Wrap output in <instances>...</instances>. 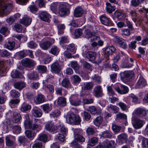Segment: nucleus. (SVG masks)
Masks as SVG:
<instances>
[{
	"label": "nucleus",
	"mask_w": 148,
	"mask_h": 148,
	"mask_svg": "<svg viewBox=\"0 0 148 148\" xmlns=\"http://www.w3.org/2000/svg\"><path fill=\"white\" fill-rule=\"evenodd\" d=\"M134 75V73L132 71H125L120 73V76L122 79H127L128 80H130L132 79Z\"/></svg>",
	"instance_id": "8"
},
{
	"label": "nucleus",
	"mask_w": 148,
	"mask_h": 148,
	"mask_svg": "<svg viewBox=\"0 0 148 148\" xmlns=\"http://www.w3.org/2000/svg\"><path fill=\"white\" fill-rule=\"evenodd\" d=\"M59 52V51L58 47L57 46H55L52 47L50 51V53L54 55H57Z\"/></svg>",
	"instance_id": "48"
},
{
	"label": "nucleus",
	"mask_w": 148,
	"mask_h": 148,
	"mask_svg": "<svg viewBox=\"0 0 148 148\" xmlns=\"http://www.w3.org/2000/svg\"><path fill=\"white\" fill-rule=\"evenodd\" d=\"M11 127L13 131H14L16 133L19 134L20 132L21 128L19 126L16 125L12 126Z\"/></svg>",
	"instance_id": "58"
},
{
	"label": "nucleus",
	"mask_w": 148,
	"mask_h": 148,
	"mask_svg": "<svg viewBox=\"0 0 148 148\" xmlns=\"http://www.w3.org/2000/svg\"><path fill=\"white\" fill-rule=\"evenodd\" d=\"M5 142L6 146L14 148L16 145L15 142V137L11 135L7 136L5 137Z\"/></svg>",
	"instance_id": "4"
},
{
	"label": "nucleus",
	"mask_w": 148,
	"mask_h": 148,
	"mask_svg": "<svg viewBox=\"0 0 148 148\" xmlns=\"http://www.w3.org/2000/svg\"><path fill=\"white\" fill-rule=\"evenodd\" d=\"M10 92L11 95L13 97L17 98L20 96V93L15 90H12Z\"/></svg>",
	"instance_id": "51"
},
{
	"label": "nucleus",
	"mask_w": 148,
	"mask_h": 148,
	"mask_svg": "<svg viewBox=\"0 0 148 148\" xmlns=\"http://www.w3.org/2000/svg\"><path fill=\"white\" fill-rule=\"evenodd\" d=\"M114 140H106L103 142L102 144H99L95 148H112L114 146Z\"/></svg>",
	"instance_id": "5"
},
{
	"label": "nucleus",
	"mask_w": 148,
	"mask_h": 148,
	"mask_svg": "<svg viewBox=\"0 0 148 148\" xmlns=\"http://www.w3.org/2000/svg\"><path fill=\"white\" fill-rule=\"evenodd\" d=\"M83 13L82 9L80 7H78L75 10V16L79 17L82 16Z\"/></svg>",
	"instance_id": "25"
},
{
	"label": "nucleus",
	"mask_w": 148,
	"mask_h": 148,
	"mask_svg": "<svg viewBox=\"0 0 148 148\" xmlns=\"http://www.w3.org/2000/svg\"><path fill=\"white\" fill-rule=\"evenodd\" d=\"M31 112L33 115L36 117H40L42 115V111L40 110H38L36 108L33 109Z\"/></svg>",
	"instance_id": "22"
},
{
	"label": "nucleus",
	"mask_w": 148,
	"mask_h": 148,
	"mask_svg": "<svg viewBox=\"0 0 148 148\" xmlns=\"http://www.w3.org/2000/svg\"><path fill=\"white\" fill-rule=\"evenodd\" d=\"M20 101V99H11L9 102V105L11 106L13 104H18Z\"/></svg>",
	"instance_id": "60"
},
{
	"label": "nucleus",
	"mask_w": 148,
	"mask_h": 148,
	"mask_svg": "<svg viewBox=\"0 0 148 148\" xmlns=\"http://www.w3.org/2000/svg\"><path fill=\"white\" fill-rule=\"evenodd\" d=\"M83 67L91 71L92 69V65L89 63H88L86 61H84L83 63Z\"/></svg>",
	"instance_id": "64"
},
{
	"label": "nucleus",
	"mask_w": 148,
	"mask_h": 148,
	"mask_svg": "<svg viewBox=\"0 0 148 148\" xmlns=\"http://www.w3.org/2000/svg\"><path fill=\"white\" fill-rule=\"evenodd\" d=\"M62 84L63 86L64 87L67 88L70 86V83L67 78H64V79L62 82Z\"/></svg>",
	"instance_id": "41"
},
{
	"label": "nucleus",
	"mask_w": 148,
	"mask_h": 148,
	"mask_svg": "<svg viewBox=\"0 0 148 148\" xmlns=\"http://www.w3.org/2000/svg\"><path fill=\"white\" fill-rule=\"evenodd\" d=\"M117 138L118 140L120 141H123L127 139V136L125 133H123L119 135Z\"/></svg>",
	"instance_id": "49"
},
{
	"label": "nucleus",
	"mask_w": 148,
	"mask_h": 148,
	"mask_svg": "<svg viewBox=\"0 0 148 148\" xmlns=\"http://www.w3.org/2000/svg\"><path fill=\"white\" fill-rule=\"evenodd\" d=\"M143 121L138 118L133 119L132 124L134 127L136 129H138L141 128L143 125Z\"/></svg>",
	"instance_id": "10"
},
{
	"label": "nucleus",
	"mask_w": 148,
	"mask_h": 148,
	"mask_svg": "<svg viewBox=\"0 0 148 148\" xmlns=\"http://www.w3.org/2000/svg\"><path fill=\"white\" fill-rule=\"evenodd\" d=\"M103 119V118L101 116L96 117L93 121L94 125L97 127L99 126L102 124Z\"/></svg>",
	"instance_id": "27"
},
{
	"label": "nucleus",
	"mask_w": 148,
	"mask_h": 148,
	"mask_svg": "<svg viewBox=\"0 0 148 148\" xmlns=\"http://www.w3.org/2000/svg\"><path fill=\"white\" fill-rule=\"evenodd\" d=\"M25 134L26 136L29 138H33L36 134L35 132L30 130L26 131L25 132Z\"/></svg>",
	"instance_id": "32"
},
{
	"label": "nucleus",
	"mask_w": 148,
	"mask_h": 148,
	"mask_svg": "<svg viewBox=\"0 0 148 148\" xmlns=\"http://www.w3.org/2000/svg\"><path fill=\"white\" fill-rule=\"evenodd\" d=\"M51 71L55 73H59L61 70V67L59 63L56 61L53 63L51 66Z\"/></svg>",
	"instance_id": "13"
},
{
	"label": "nucleus",
	"mask_w": 148,
	"mask_h": 148,
	"mask_svg": "<svg viewBox=\"0 0 148 148\" xmlns=\"http://www.w3.org/2000/svg\"><path fill=\"white\" fill-rule=\"evenodd\" d=\"M58 105L62 106H65L66 105V99L64 97H59L57 100Z\"/></svg>",
	"instance_id": "33"
},
{
	"label": "nucleus",
	"mask_w": 148,
	"mask_h": 148,
	"mask_svg": "<svg viewBox=\"0 0 148 148\" xmlns=\"http://www.w3.org/2000/svg\"><path fill=\"white\" fill-rule=\"evenodd\" d=\"M0 33L3 35L6 36L9 34V31L8 28L5 27H2L0 30Z\"/></svg>",
	"instance_id": "47"
},
{
	"label": "nucleus",
	"mask_w": 148,
	"mask_h": 148,
	"mask_svg": "<svg viewBox=\"0 0 148 148\" xmlns=\"http://www.w3.org/2000/svg\"><path fill=\"white\" fill-rule=\"evenodd\" d=\"M93 93L95 96L97 97H102L103 94V93L101 87L100 86L95 87L93 90Z\"/></svg>",
	"instance_id": "11"
},
{
	"label": "nucleus",
	"mask_w": 148,
	"mask_h": 148,
	"mask_svg": "<svg viewBox=\"0 0 148 148\" xmlns=\"http://www.w3.org/2000/svg\"><path fill=\"white\" fill-rule=\"evenodd\" d=\"M130 14L134 22H137V23H139V22H140V20L138 18L137 13L135 11L132 10H131Z\"/></svg>",
	"instance_id": "20"
},
{
	"label": "nucleus",
	"mask_w": 148,
	"mask_h": 148,
	"mask_svg": "<svg viewBox=\"0 0 148 148\" xmlns=\"http://www.w3.org/2000/svg\"><path fill=\"white\" fill-rule=\"evenodd\" d=\"M81 132L80 129H75V143H78L77 142H83L85 141V139L80 134H78V133H80Z\"/></svg>",
	"instance_id": "6"
},
{
	"label": "nucleus",
	"mask_w": 148,
	"mask_h": 148,
	"mask_svg": "<svg viewBox=\"0 0 148 148\" xmlns=\"http://www.w3.org/2000/svg\"><path fill=\"white\" fill-rule=\"evenodd\" d=\"M15 45L14 42L10 41L5 42L4 45V47L6 48L12 50L14 47Z\"/></svg>",
	"instance_id": "29"
},
{
	"label": "nucleus",
	"mask_w": 148,
	"mask_h": 148,
	"mask_svg": "<svg viewBox=\"0 0 148 148\" xmlns=\"http://www.w3.org/2000/svg\"><path fill=\"white\" fill-rule=\"evenodd\" d=\"M34 63V60L28 58H25L22 61V64L23 66L29 67L32 66Z\"/></svg>",
	"instance_id": "16"
},
{
	"label": "nucleus",
	"mask_w": 148,
	"mask_h": 148,
	"mask_svg": "<svg viewBox=\"0 0 148 148\" xmlns=\"http://www.w3.org/2000/svg\"><path fill=\"white\" fill-rule=\"evenodd\" d=\"M39 16L41 20L45 22H47L49 21L50 16L47 12L43 11L39 14Z\"/></svg>",
	"instance_id": "18"
},
{
	"label": "nucleus",
	"mask_w": 148,
	"mask_h": 148,
	"mask_svg": "<svg viewBox=\"0 0 148 148\" xmlns=\"http://www.w3.org/2000/svg\"><path fill=\"white\" fill-rule=\"evenodd\" d=\"M114 40L122 48L124 49L126 48L127 44L125 40L117 36L115 37Z\"/></svg>",
	"instance_id": "14"
},
{
	"label": "nucleus",
	"mask_w": 148,
	"mask_h": 148,
	"mask_svg": "<svg viewBox=\"0 0 148 148\" xmlns=\"http://www.w3.org/2000/svg\"><path fill=\"white\" fill-rule=\"evenodd\" d=\"M21 119L20 114L17 112H14L13 114V121L14 123L19 122Z\"/></svg>",
	"instance_id": "28"
},
{
	"label": "nucleus",
	"mask_w": 148,
	"mask_h": 148,
	"mask_svg": "<svg viewBox=\"0 0 148 148\" xmlns=\"http://www.w3.org/2000/svg\"><path fill=\"white\" fill-rule=\"evenodd\" d=\"M37 68L38 71L43 73L46 72L47 70L46 67L44 66L39 65Z\"/></svg>",
	"instance_id": "53"
},
{
	"label": "nucleus",
	"mask_w": 148,
	"mask_h": 148,
	"mask_svg": "<svg viewBox=\"0 0 148 148\" xmlns=\"http://www.w3.org/2000/svg\"><path fill=\"white\" fill-rule=\"evenodd\" d=\"M94 85L93 82H86L84 85V89L85 90H90L92 89Z\"/></svg>",
	"instance_id": "36"
},
{
	"label": "nucleus",
	"mask_w": 148,
	"mask_h": 148,
	"mask_svg": "<svg viewBox=\"0 0 148 148\" xmlns=\"http://www.w3.org/2000/svg\"><path fill=\"white\" fill-rule=\"evenodd\" d=\"M121 89L119 86L115 87L114 89L119 93L124 94L127 93L129 91V89L127 87L122 84L120 85Z\"/></svg>",
	"instance_id": "12"
},
{
	"label": "nucleus",
	"mask_w": 148,
	"mask_h": 148,
	"mask_svg": "<svg viewBox=\"0 0 148 148\" xmlns=\"http://www.w3.org/2000/svg\"><path fill=\"white\" fill-rule=\"evenodd\" d=\"M133 114L138 117L142 118L145 116L146 115L147 113L144 109L138 108L135 110Z\"/></svg>",
	"instance_id": "9"
},
{
	"label": "nucleus",
	"mask_w": 148,
	"mask_h": 148,
	"mask_svg": "<svg viewBox=\"0 0 148 148\" xmlns=\"http://www.w3.org/2000/svg\"><path fill=\"white\" fill-rule=\"evenodd\" d=\"M40 107L43 111L47 113H48L52 109L51 106L49 103L43 104Z\"/></svg>",
	"instance_id": "21"
},
{
	"label": "nucleus",
	"mask_w": 148,
	"mask_h": 148,
	"mask_svg": "<svg viewBox=\"0 0 148 148\" xmlns=\"http://www.w3.org/2000/svg\"><path fill=\"white\" fill-rule=\"evenodd\" d=\"M106 10L108 13H111L115 10V7L114 6H112L110 3H106Z\"/></svg>",
	"instance_id": "38"
},
{
	"label": "nucleus",
	"mask_w": 148,
	"mask_h": 148,
	"mask_svg": "<svg viewBox=\"0 0 148 148\" xmlns=\"http://www.w3.org/2000/svg\"><path fill=\"white\" fill-rule=\"evenodd\" d=\"M65 26L64 24H59L57 25L58 29V34H62L64 33V31L65 28Z\"/></svg>",
	"instance_id": "40"
},
{
	"label": "nucleus",
	"mask_w": 148,
	"mask_h": 148,
	"mask_svg": "<svg viewBox=\"0 0 148 148\" xmlns=\"http://www.w3.org/2000/svg\"><path fill=\"white\" fill-rule=\"evenodd\" d=\"M82 34V30L79 29H76L75 32V37L76 38H78Z\"/></svg>",
	"instance_id": "55"
},
{
	"label": "nucleus",
	"mask_w": 148,
	"mask_h": 148,
	"mask_svg": "<svg viewBox=\"0 0 148 148\" xmlns=\"http://www.w3.org/2000/svg\"><path fill=\"white\" fill-rule=\"evenodd\" d=\"M74 114L73 113H69L68 115V123L70 124L73 125L74 123Z\"/></svg>",
	"instance_id": "42"
},
{
	"label": "nucleus",
	"mask_w": 148,
	"mask_h": 148,
	"mask_svg": "<svg viewBox=\"0 0 148 148\" xmlns=\"http://www.w3.org/2000/svg\"><path fill=\"white\" fill-rule=\"evenodd\" d=\"M27 47L31 49H34L37 47L36 44L32 41H31L27 44Z\"/></svg>",
	"instance_id": "56"
},
{
	"label": "nucleus",
	"mask_w": 148,
	"mask_h": 148,
	"mask_svg": "<svg viewBox=\"0 0 148 148\" xmlns=\"http://www.w3.org/2000/svg\"><path fill=\"white\" fill-rule=\"evenodd\" d=\"M13 29L17 32H21L22 29V26L19 24H15L13 26Z\"/></svg>",
	"instance_id": "45"
},
{
	"label": "nucleus",
	"mask_w": 148,
	"mask_h": 148,
	"mask_svg": "<svg viewBox=\"0 0 148 148\" xmlns=\"http://www.w3.org/2000/svg\"><path fill=\"white\" fill-rule=\"evenodd\" d=\"M31 108L30 105L24 103L21 105L20 110L24 112L30 110Z\"/></svg>",
	"instance_id": "34"
},
{
	"label": "nucleus",
	"mask_w": 148,
	"mask_h": 148,
	"mask_svg": "<svg viewBox=\"0 0 148 148\" xmlns=\"http://www.w3.org/2000/svg\"><path fill=\"white\" fill-rule=\"evenodd\" d=\"M100 20L101 23L106 25H108L110 24L109 18L104 16H101Z\"/></svg>",
	"instance_id": "35"
},
{
	"label": "nucleus",
	"mask_w": 148,
	"mask_h": 148,
	"mask_svg": "<svg viewBox=\"0 0 148 148\" xmlns=\"http://www.w3.org/2000/svg\"><path fill=\"white\" fill-rule=\"evenodd\" d=\"M108 110H111L114 111V113H116L119 111V108L116 106H113L111 104L109 105L107 108Z\"/></svg>",
	"instance_id": "43"
},
{
	"label": "nucleus",
	"mask_w": 148,
	"mask_h": 148,
	"mask_svg": "<svg viewBox=\"0 0 148 148\" xmlns=\"http://www.w3.org/2000/svg\"><path fill=\"white\" fill-rule=\"evenodd\" d=\"M115 50V48L113 46H109L107 47L105 49V53L107 55H110L114 52Z\"/></svg>",
	"instance_id": "26"
},
{
	"label": "nucleus",
	"mask_w": 148,
	"mask_h": 148,
	"mask_svg": "<svg viewBox=\"0 0 148 148\" xmlns=\"http://www.w3.org/2000/svg\"><path fill=\"white\" fill-rule=\"evenodd\" d=\"M32 20L31 18L25 16L20 20V23L25 26H27L31 24Z\"/></svg>",
	"instance_id": "24"
},
{
	"label": "nucleus",
	"mask_w": 148,
	"mask_h": 148,
	"mask_svg": "<svg viewBox=\"0 0 148 148\" xmlns=\"http://www.w3.org/2000/svg\"><path fill=\"white\" fill-rule=\"evenodd\" d=\"M66 5V3L61 2L60 3L58 14L60 16H64L68 15L69 14L70 10Z\"/></svg>",
	"instance_id": "2"
},
{
	"label": "nucleus",
	"mask_w": 148,
	"mask_h": 148,
	"mask_svg": "<svg viewBox=\"0 0 148 148\" xmlns=\"http://www.w3.org/2000/svg\"><path fill=\"white\" fill-rule=\"evenodd\" d=\"M19 73L16 70L15 71H12L11 73V76L13 78H19Z\"/></svg>",
	"instance_id": "61"
},
{
	"label": "nucleus",
	"mask_w": 148,
	"mask_h": 148,
	"mask_svg": "<svg viewBox=\"0 0 148 148\" xmlns=\"http://www.w3.org/2000/svg\"><path fill=\"white\" fill-rule=\"evenodd\" d=\"M101 136L104 138H110L112 136L111 134L108 131L103 132Z\"/></svg>",
	"instance_id": "54"
},
{
	"label": "nucleus",
	"mask_w": 148,
	"mask_h": 148,
	"mask_svg": "<svg viewBox=\"0 0 148 148\" xmlns=\"http://www.w3.org/2000/svg\"><path fill=\"white\" fill-rule=\"evenodd\" d=\"M61 112L58 110H55L50 114L51 117H56L59 116Z\"/></svg>",
	"instance_id": "62"
},
{
	"label": "nucleus",
	"mask_w": 148,
	"mask_h": 148,
	"mask_svg": "<svg viewBox=\"0 0 148 148\" xmlns=\"http://www.w3.org/2000/svg\"><path fill=\"white\" fill-rule=\"evenodd\" d=\"M14 86L15 88L21 91L23 88L25 87V84L24 82H18L14 83Z\"/></svg>",
	"instance_id": "23"
},
{
	"label": "nucleus",
	"mask_w": 148,
	"mask_h": 148,
	"mask_svg": "<svg viewBox=\"0 0 148 148\" xmlns=\"http://www.w3.org/2000/svg\"><path fill=\"white\" fill-rule=\"evenodd\" d=\"M81 121V119L79 116L78 114H75V125H79L80 126Z\"/></svg>",
	"instance_id": "44"
},
{
	"label": "nucleus",
	"mask_w": 148,
	"mask_h": 148,
	"mask_svg": "<svg viewBox=\"0 0 148 148\" xmlns=\"http://www.w3.org/2000/svg\"><path fill=\"white\" fill-rule=\"evenodd\" d=\"M116 16L117 18L119 20H123L126 16L125 14L121 12H117L116 14Z\"/></svg>",
	"instance_id": "50"
},
{
	"label": "nucleus",
	"mask_w": 148,
	"mask_h": 148,
	"mask_svg": "<svg viewBox=\"0 0 148 148\" xmlns=\"http://www.w3.org/2000/svg\"><path fill=\"white\" fill-rule=\"evenodd\" d=\"M112 129L114 132L117 133L119 132L121 129V127L116 125H114L112 126Z\"/></svg>",
	"instance_id": "57"
},
{
	"label": "nucleus",
	"mask_w": 148,
	"mask_h": 148,
	"mask_svg": "<svg viewBox=\"0 0 148 148\" xmlns=\"http://www.w3.org/2000/svg\"><path fill=\"white\" fill-rule=\"evenodd\" d=\"M87 57L90 61H93L96 58V54L94 52L89 51L87 54Z\"/></svg>",
	"instance_id": "31"
},
{
	"label": "nucleus",
	"mask_w": 148,
	"mask_h": 148,
	"mask_svg": "<svg viewBox=\"0 0 148 148\" xmlns=\"http://www.w3.org/2000/svg\"><path fill=\"white\" fill-rule=\"evenodd\" d=\"M85 32L86 36L88 38H90L95 34L94 32H91L89 29H87L85 30Z\"/></svg>",
	"instance_id": "52"
},
{
	"label": "nucleus",
	"mask_w": 148,
	"mask_h": 148,
	"mask_svg": "<svg viewBox=\"0 0 148 148\" xmlns=\"http://www.w3.org/2000/svg\"><path fill=\"white\" fill-rule=\"evenodd\" d=\"M138 79L136 85V88H142L147 85L146 82L141 75H138Z\"/></svg>",
	"instance_id": "7"
},
{
	"label": "nucleus",
	"mask_w": 148,
	"mask_h": 148,
	"mask_svg": "<svg viewBox=\"0 0 148 148\" xmlns=\"http://www.w3.org/2000/svg\"><path fill=\"white\" fill-rule=\"evenodd\" d=\"M28 77L30 79L36 80L38 78V75L37 72L33 71L28 74Z\"/></svg>",
	"instance_id": "37"
},
{
	"label": "nucleus",
	"mask_w": 148,
	"mask_h": 148,
	"mask_svg": "<svg viewBox=\"0 0 148 148\" xmlns=\"http://www.w3.org/2000/svg\"><path fill=\"white\" fill-rule=\"evenodd\" d=\"M88 110L92 114H98L100 112L98 111L96 107L92 106L89 107Z\"/></svg>",
	"instance_id": "39"
},
{
	"label": "nucleus",
	"mask_w": 148,
	"mask_h": 148,
	"mask_svg": "<svg viewBox=\"0 0 148 148\" xmlns=\"http://www.w3.org/2000/svg\"><path fill=\"white\" fill-rule=\"evenodd\" d=\"M57 127L51 122H48L45 125V129L49 132H52L56 130Z\"/></svg>",
	"instance_id": "17"
},
{
	"label": "nucleus",
	"mask_w": 148,
	"mask_h": 148,
	"mask_svg": "<svg viewBox=\"0 0 148 148\" xmlns=\"http://www.w3.org/2000/svg\"><path fill=\"white\" fill-rule=\"evenodd\" d=\"M45 101L44 96L42 94L36 96L34 98V102L37 104H39Z\"/></svg>",
	"instance_id": "19"
},
{
	"label": "nucleus",
	"mask_w": 148,
	"mask_h": 148,
	"mask_svg": "<svg viewBox=\"0 0 148 148\" xmlns=\"http://www.w3.org/2000/svg\"><path fill=\"white\" fill-rule=\"evenodd\" d=\"M1 55L3 57H8L10 56L11 54V53L8 52L6 50H5L1 52Z\"/></svg>",
	"instance_id": "63"
},
{
	"label": "nucleus",
	"mask_w": 148,
	"mask_h": 148,
	"mask_svg": "<svg viewBox=\"0 0 148 148\" xmlns=\"http://www.w3.org/2000/svg\"><path fill=\"white\" fill-rule=\"evenodd\" d=\"M12 6L11 3H7L4 4L0 3V16L8 14L12 10Z\"/></svg>",
	"instance_id": "3"
},
{
	"label": "nucleus",
	"mask_w": 148,
	"mask_h": 148,
	"mask_svg": "<svg viewBox=\"0 0 148 148\" xmlns=\"http://www.w3.org/2000/svg\"><path fill=\"white\" fill-rule=\"evenodd\" d=\"M25 117L27 120L25 122V127L27 129H29L33 130H35L37 129L40 130L41 129V127L40 125L36 123L38 121V119H35L34 123H32L31 121L28 120L29 116L28 114L25 115Z\"/></svg>",
	"instance_id": "1"
},
{
	"label": "nucleus",
	"mask_w": 148,
	"mask_h": 148,
	"mask_svg": "<svg viewBox=\"0 0 148 148\" xmlns=\"http://www.w3.org/2000/svg\"><path fill=\"white\" fill-rule=\"evenodd\" d=\"M60 3L58 2H55L52 3L50 6L51 10L53 12L55 13H56L57 12L58 9V6H59Z\"/></svg>",
	"instance_id": "30"
},
{
	"label": "nucleus",
	"mask_w": 148,
	"mask_h": 148,
	"mask_svg": "<svg viewBox=\"0 0 148 148\" xmlns=\"http://www.w3.org/2000/svg\"><path fill=\"white\" fill-rule=\"evenodd\" d=\"M47 139V136L45 134H41L39 135L38 140L43 142H45Z\"/></svg>",
	"instance_id": "59"
},
{
	"label": "nucleus",
	"mask_w": 148,
	"mask_h": 148,
	"mask_svg": "<svg viewBox=\"0 0 148 148\" xmlns=\"http://www.w3.org/2000/svg\"><path fill=\"white\" fill-rule=\"evenodd\" d=\"M144 0H132L131 1V5L134 7L139 6L141 2Z\"/></svg>",
	"instance_id": "46"
},
{
	"label": "nucleus",
	"mask_w": 148,
	"mask_h": 148,
	"mask_svg": "<svg viewBox=\"0 0 148 148\" xmlns=\"http://www.w3.org/2000/svg\"><path fill=\"white\" fill-rule=\"evenodd\" d=\"M55 40L53 39H51L50 41H47L40 44L41 48L44 50H47L50 46L54 42Z\"/></svg>",
	"instance_id": "15"
}]
</instances>
